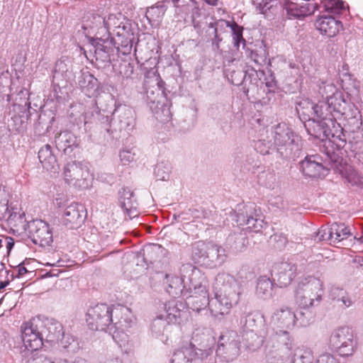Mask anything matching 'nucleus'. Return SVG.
<instances>
[{
	"label": "nucleus",
	"instance_id": "f257e3e1",
	"mask_svg": "<svg viewBox=\"0 0 363 363\" xmlns=\"http://www.w3.org/2000/svg\"><path fill=\"white\" fill-rule=\"evenodd\" d=\"M181 277L166 275L167 291L172 296L182 295L186 304L194 311H200L208 302V281L201 272L190 264L180 268Z\"/></svg>",
	"mask_w": 363,
	"mask_h": 363
},
{
	"label": "nucleus",
	"instance_id": "f03ea898",
	"mask_svg": "<svg viewBox=\"0 0 363 363\" xmlns=\"http://www.w3.org/2000/svg\"><path fill=\"white\" fill-rule=\"evenodd\" d=\"M213 289L215 298L208 299L207 305L212 315L221 319L239 303L242 291L239 281L228 273L218 274L213 284Z\"/></svg>",
	"mask_w": 363,
	"mask_h": 363
},
{
	"label": "nucleus",
	"instance_id": "7ed1b4c3",
	"mask_svg": "<svg viewBox=\"0 0 363 363\" xmlns=\"http://www.w3.org/2000/svg\"><path fill=\"white\" fill-rule=\"evenodd\" d=\"M62 325L51 320L33 318L22 324L21 338L25 347L30 351L40 349L43 341L53 342L62 334Z\"/></svg>",
	"mask_w": 363,
	"mask_h": 363
},
{
	"label": "nucleus",
	"instance_id": "20e7f679",
	"mask_svg": "<svg viewBox=\"0 0 363 363\" xmlns=\"http://www.w3.org/2000/svg\"><path fill=\"white\" fill-rule=\"evenodd\" d=\"M120 309L118 308H112L107 304H97L91 307L86 313V322L89 328L92 330H104L111 323H113L116 330H124L131 327L132 320L127 318L121 317L119 320L114 322L113 318V312L115 313V318L119 313ZM119 335V331L114 332L113 338L116 340Z\"/></svg>",
	"mask_w": 363,
	"mask_h": 363
},
{
	"label": "nucleus",
	"instance_id": "39448f33",
	"mask_svg": "<svg viewBox=\"0 0 363 363\" xmlns=\"http://www.w3.org/2000/svg\"><path fill=\"white\" fill-rule=\"evenodd\" d=\"M276 150L285 158L295 157L300 151L298 138L286 123H279L272 131Z\"/></svg>",
	"mask_w": 363,
	"mask_h": 363
},
{
	"label": "nucleus",
	"instance_id": "423d86ee",
	"mask_svg": "<svg viewBox=\"0 0 363 363\" xmlns=\"http://www.w3.org/2000/svg\"><path fill=\"white\" fill-rule=\"evenodd\" d=\"M323 294L322 281L313 277L301 280L295 290L296 301L303 308L318 305L322 300Z\"/></svg>",
	"mask_w": 363,
	"mask_h": 363
},
{
	"label": "nucleus",
	"instance_id": "0eeeda50",
	"mask_svg": "<svg viewBox=\"0 0 363 363\" xmlns=\"http://www.w3.org/2000/svg\"><path fill=\"white\" fill-rule=\"evenodd\" d=\"M335 115L332 113L326 101L315 104L312 122L306 124L308 132L315 138L328 136L330 127L335 126Z\"/></svg>",
	"mask_w": 363,
	"mask_h": 363
},
{
	"label": "nucleus",
	"instance_id": "6e6552de",
	"mask_svg": "<svg viewBox=\"0 0 363 363\" xmlns=\"http://www.w3.org/2000/svg\"><path fill=\"white\" fill-rule=\"evenodd\" d=\"M62 176L67 184L78 190L89 189L94 179L88 166L78 161L67 162L62 169Z\"/></svg>",
	"mask_w": 363,
	"mask_h": 363
},
{
	"label": "nucleus",
	"instance_id": "1a4fd4ad",
	"mask_svg": "<svg viewBox=\"0 0 363 363\" xmlns=\"http://www.w3.org/2000/svg\"><path fill=\"white\" fill-rule=\"evenodd\" d=\"M240 337L236 332H228L220 337L216 355L226 362L235 360L240 354Z\"/></svg>",
	"mask_w": 363,
	"mask_h": 363
},
{
	"label": "nucleus",
	"instance_id": "9d476101",
	"mask_svg": "<svg viewBox=\"0 0 363 363\" xmlns=\"http://www.w3.org/2000/svg\"><path fill=\"white\" fill-rule=\"evenodd\" d=\"M330 343L340 355L348 356L352 354L355 346L352 330L348 327H341L336 329L330 337Z\"/></svg>",
	"mask_w": 363,
	"mask_h": 363
},
{
	"label": "nucleus",
	"instance_id": "9b49d317",
	"mask_svg": "<svg viewBox=\"0 0 363 363\" xmlns=\"http://www.w3.org/2000/svg\"><path fill=\"white\" fill-rule=\"evenodd\" d=\"M211 349L202 350L189 344L176 350L172 356L170 363H199L212 354Z\"/></svg>",
	"mask_w": 363,
	"mask_h": 363
},
{
	"label": "nucleus",
	"instance_id": "f8f14e48",
	"mask_svg": "<svg viewBox=\"0 0 363 363\" xmlns=\"http://www.w3.org/2000/svg\"><path fill=\"white\" fill-rule=\"evenodd\" d=\"M272 322L277 328L287 330H292L297 323L301 326H306L310 323V318H298L290 308L281 307L274 313Z\"/></svg>",
	"mask_w": 363,
	"mask_h": 363
},
{
	"label": "nucleus",
	"instance_id": "ddd939ff",
	"mask_svg": "<svg viewBox=\"0 0 363 363\" xmlns=\"http://www.w3.org/2000/svg\"><path fill=\"white\" fill-rule=\"evenodd\" d=\"M86 217L84 207L78 203H72L64 210L62 223L68 229H77L84 223Z\"/></svg>",
	"mask_w": 363,
	"mask_h": 363
},
{
	"label": "nucleus",
	"instance_id": "4468645a",
	"mask_svg": "<svg viewBox=\"0 0 363 363\" xmlns=\"http://www.w3.org/2000/svg\"><path fill=\"white\" fill-rule=\"evenodd\" d=\"M33 242L41 246L49 245L52 242V234L48 224L42 220H35L28 224Z\"/></svg>",
	"mask_w": 363,
	"mask_h": 363
},
{
	"label": "nucleus",
	"instance_id": "2eb2a0df",
	"mask_svg": "<svg viewBox=\"0 0 363 363\" xmlns=\"http://www.w3.org/2000/svg\"><path fill=\"white\" fill-rule=\"evenodd\" d=\"M266 337V347L276 350H287L290 352L294 347V340L287 330H272L268 332Z\"/></svg>",
	"mask_w": 363,
	"mask_h": 363
},
{
	"label": "nucleus",
	"instance_id": "dca6fc26",
	"mask_svg": "<svg viewBox=\"0 0 363 363\" xmlns=\"http://www.w3.org/2000/svg\"><path fill=\"white\" fill-rule=\"evenodd\" d=\"M296 266L291 262L277 264L274 269V278L279 287L289 286L296 276Z\"/></svg>",
	"mask_w": 363,
	"mask_h": 363
},
{
	"label": "nucleus",
	"instance_id": "f3484780",
	"mask_svg": "<svg viewBox=\"0 0 363 363\" xmlns=\"http://www.w3.org/2000/svg\"><path fill=\"white\" fill-rule=\"evenodd\" d=\"M115 18L116 16L113 14L109 15L106 20L99 14L89 13L83 18L82 28L84 30H87L88 34H91L98 29L108 28Z\"/></svg>",
	"mask_w": 363,
	"mask_h": 363
},
{
	"label": "nucleus",
	"instance_id": "a211bd4d",
	"mask_svg": "<svg viewBox=\"0 0 363 363\" xmlns=\"http://www.w3.org/2000/svg\"><path fill=\"white\" fill-rule=\"evenodd\" d=\"M113 120L119 130L128 131L131 130L134 124L133 110L125 106L119 105L116 107L113 112Z\"/></svg>",
	"mask_w": 363,
	"mask_h": 363
},
{
	"label": "nucleus",
	"instance_id": "6ab92c4d",
	"mask_svg": "<svg viewBox=\"0 0 363 363\" xmlns=\"http://www.w3.org/2000/svg\"><path fill=\"white\" fill-rule=\"evenodd\" d=\"M184 303L178 300L172 299L164 305V317L169 323H180L183 318H185L187 311L184 310Z\"/></svg>",
	"mask_w": 363,
	"mask_h": 363
},
{
	"label": "nucleus",
	"instance_id": "aec40b11",
	"mask_svg": "<svg viewBox=\"0 0 363 363\" xmlns=\"http://www.w3.org/2000/svg\"><path fill=\"white\" fill-rule=\"evenodd\" d=\"M300 164L303 173L309 177H319L326 171L318 155L307 156Z\"/></svg>",
	"mask_w": 363,
	"mask_h": 363
},
{
	"label": "nucleus",
	"instance_id": "412c9836",
	"mask_svg": "<svg viewBox=\"0 0 363 363\" xmlns=\"http://www.w3.org/2000/svg\"><path fill=\"white\" fill-rule=\"evenodd\" d=\"M172 323L164 317V314H160L152 320L151 332L152 335L159 339L163 343L167 344L169 339Z\"/></svg>",
	"mask_w": 363,
	"mask_h": 363
},
{
	"label": "nucleus",
	"instance_id": "4be33fe9",
	"mask_svg": "<svg viewBox=\"0 0 363 363\" xmlns=\"http://www.w3.org/2000/svg\"><path fill=\"white\" fill-rule=\"evenodd\" d=\"M315 26L321 34L332 38L338 33L342 25L341 22L336 20L334 17L325 16L317 19Z\"/></svg>",
	"mask_w": 363,
	"mask_h": 363
},
{
	"label": "nucleus",
	"instance_id": "5701e85b",
	"mask_svg": "<svg viewBox=\"0 0 363 363\" xmlns=\"http://www.w3.org/2000/svg\"><path fill=\"white\" fill-rule=\"evenodd\" d=\"M38 158L43 167L48 172L55 175L59 173L60 166L50 145H45L41 147L38 152Z\"/></svg>",
	"mask_w": 363,
	"mask_h": 363
},
{
	"label": "nucleus",
	"instance_id": "b1692460",
	"mask_svg": "<svg viewBox=\"0 0 363 363\" xmlns=\"http://www.w3.org/2000/svg\"><path fill=\"white\" fill-rule=\"evenodd\" d=\"M150 91L149 90L147 91V96L150 100V108L152 111L155 118L157 120L162 123H166L170 121L172 118V113L170 111L169 106L163 101L160 100H156V99H151L149 95ZM151 94H154V91H152Z\"/></svg>",
	"mask_w": 363,
	"mask_h": 363
},
{
	"label": "nucleus",
	"instance_id": "393cba45",
	"mask_svg": "<svg viewBox=\"0 0 363 363\" xmlns=\"http://www.w3.org/2000/svg\"><path fill=\"white\" fill-rule=\"evenodd\" d=\"M196 250H200L199 257L201 258H208L211 261L218 262L219 257L218 246L212 243H205L203 242H199L194 247V253L197 254Z\"/></svg>",
	"mask_w": 363,
	"mask_h": 363
},
{
	"label": "nucleus",
	"instance_id": "a878e982",
	"mask_svg": "<svg viewBox=\"0 0 363 363\" xmlns=\"http://www.w3.org/2000/svg\"><path fill=\"white\" fill-rule=\"evenodd\" d=\"M327 104L330 106V109L332 113L335 114H346L350 116L346 112V108L349 103L345 100L340 92L335 94L333 96H330V98L326 100Z\"/></svg>",
	"mask_w": 363,
	"mask_h": 363
},
{
	"label": "nucleus",
	"instance_id": "bb28decb",
	"mask_svg": "<svg viewBox=\"0 0 363 363\" xmlns=\"http://www.w3.org/2000/svg\"><path fill=\"white\" fill-rule=\"evenodd\" d=\"M329 297L332 301L341 302L345 308L353 305V301L349 294L343 289L332 286L329 291Z\"/></svg>",
	"mask_w": 363,
	"mask_h": 363
},
{
	"label": "nucleus",
	"instance_id": "cd10ccee",
	"mask_svg": "<svg viewBox=\"0 0 363 363\" xmlns=\"http://www.w3.org/2000/svg\"><path fill=\"white\" fill-rule=\"evenodd\" d=\"M273 283L266 276L260 277L257 281L256 294L262 298H269L272 296Z\"/></svg>",
	"mask_w": 363,
	"mask_h": 363
},
{
	"label": "nucleus",
	"instance_id": "c85d7f7f",
	"mask_svg": "<svg viewBox=\"0 0 363 363\" xmlns=\"http://www.w3.org/2000/svg\"><path fill=\"white\" fill-rule=\"evenodd\" d=\"M296 111L298 114L307 121V123L312 122L315 104L308 99H303L296 104Z\"/></svg>",
	"mask_w": 363,
	"mask_h": 363
},
{
	"label": "nucleus",
	"instance_id": "c756f323",
	"mask_svg": "<svg viewBox=\"0 0 363 363\" xmlns=\"http://www.w3.org/2000/svg\"><path fill=\"white\" fill-rule=\"evenodd\" d=\"M76 138L74 135L69 131H63L56 135L55 143L59 150L66 152L67 148L74 145Z\"/></svg>",
	"mask_w": 363,
	"mask_h": 363
},
{
	"label": "nucleus",
	"instance_id": "7c9ffc66",
	"mask_svg": "<svg viewBox=\"0 0 363 363\" xmlns=\"http://www.w3.org/2000/svg\"><path fill=\"white\" fill-rule=\"evenodd\" d=\"M144 260L145 262L153 264L157 262L163 256L166 250L160 245L153 244L146 247L144 250Z\"/></svg>",
	"mask_w": 363,
	"mask_h": 363
},
{
	"label": "nucleus",
	"instance_id": "2f4dec72",
	"mask_svg": "<svg viewBox=\"0 0 363 363\" xmlns=\"http://www.w3.org/2000/svg\"><path fill=\"white\" fill-rule=\"evenodd\" d=\"M256 214V207L254 203H249L242 207H239L235 215V221L238 225H245L247 220Z\"/></svg>",
	"mask_w": 363,
	"mask_h": 363
},
{
	"label": "nucleus",
	"instance_id": "473e14b6",
	"mask_svg": "<svg viewBox=\"0 0 363 363\" xmlns=\"http://www.w3.org/2000/svg\"><path fill=\"white\" fill-rule=\"evenodd\" d=\"M330 229L333 243L339 242L347 238L350 234L348 228L342 223H334L330 226Z\"/></svg>",
	"mask_w": 363,
	"mask_h": 363
},
{
	"label": "nucleus",
	"instance_id": "72a5a7b5",
	"mask_svg": "<svg viewBox=\"0 0 363 363\" xmlns=\"http://www.w3.org/2000/svg\"><path fill=\"white\" fill-rule=\"evenodd\" d=\"M80 87L86 91L96 90L98 87L97 79L89 72L82 73L79 79Z\"/></svg>",
	"mask_w": 363,
	"mask_h": 363
},
{
	"label": "nucleus",
	"instance_id": "f704fd0d",
	"mask_svg": "<svg viewBox=\"0 0 363 363\" xmlns=\"http://www.w3.org/2000/svg\"><path fill=\"white\" fill-rule=\"evenodd\" d=\"M228 241L229 243L233 242L230 247L235 252H242L248 244L247 238L241 233L230 235Z\"/></svg>",
	"mask_w": 363,
	"mask_h": 363
},
{
	"label": "nucleus",
	"instance_id": "c9c22d12",
	"mask_svg": "<svg viewBox=\"0 0 363 363\" xmlns=\"http://www.w3.org/2000/svg\"><path fill=\"white\" fill-rule=\"evenodd\" d=\"M245 340L247 347L251 350H255L262 345L264 337L262 335H257L253 330H251L246 333Z\"/></svg>",
	"mask_w": 363,
	"mask_h": 363
},
{
	"label": "nucleus",
	"instance_id": "e433bc0d",
	"mask_svg": "<svg viewBox=\"0 0 363 363\" xmlns=\"http://www.w3.org/2000/svg\"><path fill=\"white\" fill-rule=\"evenodd\" d=\"M95 57L96 60L103 62L109 61L110 48L105 45V42L99 39L94 45Z\"/></svg>",
	"mask_w": 363,
	"mask_h": 363
},
{
	"label": "nucleus",
	"instance_id": "4c0bfd02",
	"mask_svg": "<svg viewBox=\"0 0 363 363\" xmlns=\"http://www.w3.org/2000/svg\"><path fill=\"white\" fill-rule=\"evenodd\" d=\"M118 199L122 208L135 204L137 200L134 193L129 188H123L118 191Z\"/></svg>",
	"mask_w": 363,
	"mask_h": 363
},
{
	"label": "nucleus",
	"instance_id": "58836bf2",
	"mask_svg": "<svg viewBox=\"0 0 363 363\" xmlns=\"http://www.w3.org/2000/svg\"><path fill=\"white\" fill-rule=\"evenodd\" d=\"M223 22L225 23L228 26H230L232 29L234 45L238 48L240 43H242L243 44V47H245L246 41L242 37V27L238 26L235 23L230 24L228 21Z\"/></svg>",
	"mask_w": 363,
	"mask_h": 363
},
{
	"label": "nucleus",
	"instance_id": "ea45409f",
	"mask_svg": "<svg viewBox=\"0 0 363 363\" xmlns=\"http://www.w3.org/2000/svg\"><path fill=\"white\" fill-rule=\"evenodd\" d=\"M245 225H246L247 229L250 231L255 233L261 231L263 227V220L259 218L257 210L256 214H252V216L247 220Z\"/></svg>",
	"mask_w": 363,
	"mask_h": 363
},
{
	"label": "nucleus",
	"instance_id": "a19ab883",
	"mask_svg": "<svg viewBox=\"0 0 363 363\" xmlns=\"http://www.w3.org/2000/svg\"><path fill=\"white\" fill-rule=\"evenodd\" d=\"M313 356L310 350H300L299 352H296L291 363H313Z\"/></svg>",
	"mask_w": 363,
	"mask_h": 363
},
{
	"label": "nucleus",
	"instance_id": "79ce46f5",
	"mask_svg": "<svg viewBox=\"0 0 363 363\" xmlns=\"http://www.w3.org/2000/svg\"><path fill=\"white\" fill-rule=\"evenodd\" d=\"M346 179L352 186L363 188V176L359 174L355 169L349 168L347 169Z\"/></svg>",
	"mask_w": 363,
	"mask_h": 363
},
{
	"label": "nucleus",
	"instance_id": "37998d69",
	"mask_svg": "<svg viewBox=\"0 0 363 363\" xmlns=\"http://www.w3.org/2000/svg\"><path fill=\"white\" fill-rule=\"evenodd\" d=\"M320 4L326 11L333 13H338L345 8L344 2L340 0H320Z\"/></svg>",
	"mask_w": 363,
	"mask_h": 363
},
{
	"label": "nucleus",
	"instance_id": "c03bdc74",
	"mask_svg": "<svg viewBox=\"0 0 363 363\" xmlns=\"http://www.w3.org/2000/svg\"><path fill=\"white\" fill-rule=\"evenodd\" d=\"M62 343L63 347L69 352L76 353L80 349L79 342L72 336L64 337Z\"/></svg>",
	"mask_w": 363,
	"mask_h": 363
},
{
	"label": "nucleus",
	"instance_id": "a18cd8bd",
	"mask_svg": "<svg viewBox=\"0 0 363 363\" xmlns=\"http://www.w3.org/2000/svg\"><path fill=\"white\" fill-rule=\"evenodd\" d=\"M255 149L262 155H267L270 153L271 150H276L274 146V143L272 140H259L255 143Z\"/></svg>",
	"mask_w": 363,
	"mask_h": 363
},
{
	"label": "nucleus",
	"instance_id": "49530a36",
	"mask_svg": "<svg viewBox=\"0 0 363 363\" xmlns=\"http://www.w3.org/2000/svg\"><path fill=\"white\" fill-rule=\"evenodd\" d=\"M337 88L332 84L322 83L319 86V93L323 98H325L326 100L330 98V96H333L335 94L338 93Z\"/></svg>",
	"mask_w": 363,
	"mask_h": 363
},
{
	"label": "nucleus",
	"instance_id": "de8ad7c7",
	"mask_svg": "<svg viewBox=\"0 0 363 363\" xmlns=\"http://www.w3.org/2000/svg\"><path fill=\"white\" fill-rule=\"evenodd\" d=\"M120 159L123 164H129L133 162L136 156V150L134 148L124 149L120 152Z\"/></svg>",
	"mask_w": 363,
	"mask_h": 363
},
{
	"label": "nucleus",
	"instance_id": "09e8293b",
	"mask_svg": "<svg viewBox=\"0 0 363 363\" xmlns=\"http://www.w3.org/2000/svg\"><path fill=\"white\" fill-rule=\"evenodd\" d=\"M301 6L294 2H287L285 4V9L286 10L288 16L290 17L301 18Z\"/></svg>",
	"mask_w": 363,
	"mask_h": 363
},
{
	"label": "nucleus",
	"instance_id": "8fccbe9b",
	"mask_svg": "<svg viewBox=\"0 0 363 363\" xmlns=\"http://www.w3.org/2000/svg\"><path fill=\"white\" fill-rule=\"evenodd\" d=\"M250 58L259 66H263L267 63V54L264 50L252 51Z\"/></svg>",
	"mask_w": 363,
	"mask_h": 363
},
{
	"label": "nucleus",
	"instance_id": "3c124183",
	"mask_svg": "<svg viewBox=\"0 0 363 363\" xmlns=\"http://www.w3.org/2000/svg\"><path fill=\"white\" fill-rule=\"evenodd\" d=\"M332 238L330 233V227H321L316 233L315 240L318 241H330L332 242Z\"/></svg>",
	"mask_w": 363,
	"mask_h": 363
},
{
	"label": "nucleus",
	"instance_id": "603ef678",
	"mask_svg": "<svg viewBox=\"0 0 363 363\" xmlns=\"http://www.w3.org/2000/svg\"><path fill=\"white\" fill-rule=\"evenodd\" d=\"M156 177L160 180H167L169 178V169L163 164H159L155 169Z\"/></svg>",
	"mask_w": 363,
	"mask_h": 363
},
{
	"label": "nucleus",
	"instance_id": "864d4df0",
	"mask_svg": "<svg viewBox=\"0 0 363 363\" xmlns=\"http://www.w3.org/2000/svg\"><path fill=\"white\" fill-rule=\"evenodd\" d=\"M271 240L276 243V247L278 249L284 248L288 242L287 238L283 234H274L271 237Z\"/></svg>",
	"mask_w": 363,
	"mask_h": 363
},
{
	"label": "nucleus",
	"instance_id": "5fc2aeb1",
	"mask_svg": "<svg viewBox=\"0 0 363 363\" xmlns=\"http://www.w3.org/2000/svg\"><path fill=\"white\" fill-rule=\"evenodd\" d=\"M300 6H301V8H300L301 13L302 14L301 18H303L305 16L311 15L314 13L315 10L318 7V2H315V4L314 5L306 3V4H303Z\"/></svg>",
	"mask_w": 363,
	"mask_h": 363
},
{
	"label": "nucleus",
	"instance_id": "6e6d98bb",
	"mask_svg": "<svg viewBox=\"0 0 363 363\" xmlns=\"http://www.w3.org/2000/svg\"><path fill=\"white\" fill-rule=\"evenodd\" d=\"M252 1L257 7L260 9L262 13H265L272 6V5H269V4L276 1V0H252Z\"/></svg>",
	"mask_w": 363,
	"mask_h": 363
},
{
	"label": "nucleus",
	"instance_id": "4d7b16f0",
	"mask_svg": "<svg viewBox=\"0 0 363 363\" xmlns=\"http://www.w3.org/2000/svg\"><path fill=\"white\" fill-rule=\"evenodd\" d=\"M67 70L68 69L67 67V65L63 61H57L55 67L54 77H57L59 75L63 76V74L66 73Z\"/></svg>",
	"mask_w": 363,
	"mask_h": 363
},
{
	"label": "nucleus",
	"instance_id": "13d9d810",
	"mask_svg": "<svg viewBox=\"0 0 363 363\" xmlns=\"http://www.w3.org/2000/svg\"><path fill=\"white\" fill-rule=\"evenodd\" d=\"M315 363H338L337 360L330 354L324 353L320 354Z\"/></svg>",
	"mask_w": 363,
	"mask_h": 363
},
{
	"label": "nucleus",
	"instance_id": "bf43d9fd",
	"mask_svg": "<svg viewBox=\"0 0 363 363\" xmlns=\"http://www.w3.org/2000/svg\"><path fill=\"white\" fill-rule=\"evenodd\" d=\"M138 203H136L135 204L123 207V208L125 210L130 219H132L138 216Z\"/></svg>",
	"mask_w": 363,
	"mask_h": 363
},
{
	"label": "nucleus",
	"instance_id": "052dcab7",
	"mask_svg": "<svg viewBox=\"0 0 363 363\" xmlns=\"http://www.w3.org/2000/svg\"><path fill=\"white\" fill-rule=\"evenodd\" d=\"M11 279H13L14 277H21L25 274L28 272L27 269L22 265L18 266V268L16 269L14 271L11 272Z\"/></svg>",
	"mask_w": 363,
	"mask_h": 363
},
{
	"label": "nucleus",
	"instance_id": "680f3d73",
	"mask_svg": "<svg viewBox=\"0 0 363 363\" xmlns=\"http://www.w3.org/2000/svg\"><path fill=\"white\" fill-rule=\"evenodd\" d=\"M157 80V96H160L161 98L164 99V82L162 81L159 77L156 79Z\"/></svg>",
	"mask_w": 363,
	"mask_h": 363
},
{
	"label": "nucleus",
	"instance_id": "e2e57ef3",
	"mask_svg": "<svg viewBox=\"0 0 363 363\" xmlns=\"http://www.w3.org/2000/svg\"><path fill=\"white\" fill-rule=\"evenodd\" d=\"M99 120L101 122V123H104V128L108 131V127L111 125V121L107 116H99Z\"/></svg>",
	"mask_w": 363,
	"mask_h": 363
},
{
	"label": "nucleus",
	"instance_id": "0e129e2a",
	"mask_svg": "<svg viewBox=\"0 0 363 363\" xmlns=\"http://www.w3.org/2000/svg\"><path fill=\"white\" fill-rule=\"evenodd\" d=\"M218 250H219V254H218L219 257H218V262L221 263V262H224L225 258L226 257L225 250L223 247L218 246Z\"/></svg>",
	"mask_w": 363,
	"mask_h": 363
},
{
	"label": "nucleus",
	"instance_id": "69168bd1",
	"mask_svg": "<svg viewBox=\"0 0 363 363\" xmlns=\"http://www.w3.org/2000/svg\"><path fill=\"white\" fill-rule=\"evenodd\" d=\"M5 242H6V247L7 251H8V252H9L14 245V240L12 238L7 237L5 239Z\"/></svg>",
	"mask_w": 363,
	"mask_h": 363
},
{
	"label": "nucleus",
	"instance_id": "338daca9",
	"mask_svg": "<svg viewBox=\"0 0 363 363\" xmlns=\"http://www.w3.org/2000/svg\"><path fill=\"white\" fill-rule=\"evenodd\" d=\"M296 314L298 315V318H301V319L310 318V321L311 320V319L313 318L311 313H310L308 311H306V312L300 311Z\"/></svg>",
	"mask_w": 363,
	"mask_h": 363
},
{
	"label": "nucleus",
	"instance_id": "774afa93",
	"mask_svg": "<svg viewBox=\"0 0 363 363\" xmlns=\"http://www.w3.org/2000/svg\"><path fill=\"white\" fill-rule=\"evenodd\" d=\"M104 363H121V360L118 358H108L107 359Z\"/></svg>",
	"mask_w": 363,
	"mask_h": 363
}]
</instances>
